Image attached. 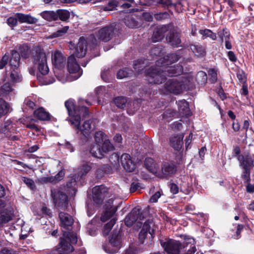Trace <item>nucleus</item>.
<instances>
[{
  "label": "nucleus",
  "instance_id": "1",
  "mask_svg": "<svg viewBox=\"0 0 254 254\" xmlns=\"http://www.w3.org/2000/svg\"><path fill=\"white\" fill-rule=\"evenodd\" d=\"M156 65L145 71L146 80L150 84H161L167 79V76H177L183 72V66L180 64L164 67L156 62Z\"/></svg>",
  "mask_w": 254,
  "mask_h": 254
},
{
  "label": "nucleus",
  "instance_id": "2",
  "mask_svg": "<svg viewBox=\"0 0 254 254\" xmlns=\"http://www.w3.org/2000/svg\"><path fill=\"white\" fill-rule=\"evenodd\" d=\"M11 54L9 65L10 69L6 71V77L12 82H19L22 81V76L18 68L20 60V54L15 50H12Z\"/></svg>",
  "mask_w": 254,
  "mask_h": 254
},
{
  "label": "nucleus",
  "instance_id": "3",
  "mask_svg": "<svg viewBox=\"0 0 254 254\" xmlns=\"http://www.w3.org/2000/svg\"><path fill=\"white\" fill-rule=\"evenodd\" d=\"M115 28L114 25H107L99 29L94 35H91L89 39L92 40V43L94 45H97L101 41L107 42L115 36Z\"/></svg>",
  "mask_w": 254,
  "mask_h": 254
},
{
  "label": "nucleus",
  "instance_id": "4",
  "mask_svg": "<svg viewBox=\"0 0 254 254\" xmlns=\"http://www.w3.org/2000/svg\"><path fill=\"white\" fill-rule=\"evenodd\" d=\"M33 62L35 66L42 75H46L49 72L47 56L43 49L39 47L35 49L33 53Z\"/></svg>",
  "mask_w": 254,
  "mask_h": 254
},
{
  "label": "nucleus",
  "instance_id": "5",
  "mask_svg": "<svg viewBox=\"0 0 254 254\" xmlns=\"http://www.w3.org/2000/svg\"><path fill=\"white\" fill-rule=\"evenodd\" d=\"M64 239L61 240L57 254H71L73 248L71 244H76L77 237L72 233H64Z\"/></svg>",
  "mask_w": 254,
  "mask_h": 254
},
{
  "label": "nucleus",
  "instance_id": "6",
  "mask_svg": "<svg viewBox=\"0 0 254 254\" xmlns=\"http://www.w3.org/2000/svg\"><path fill=\"white\" fill-rule=\"evenodd\" d=\"M121 247V232L114 230L107 245H103L104 251L109 254H114L118 252Z\"/></svg>",
  "mask_w": 254,
  "mask_h": 254
},
{
  "label": "nucleus",
  "instance_id": "7",
  "mask_svg": "<svg viewBox=\"0 0 254 254\" xmlns=\"http://www.w3.org/2000/svg\"><path fill=\"white\" fill-rule=\"evenodd\" d=\"M185 88L184 82L181 78H171L167 80L164 89L167 92L178 95Z\"/></svg>",
  "mask_w": 254,
  "mask_h": 254
},
{
  "label": "nucleus",
  "instance_id": "8",
  "mask_svg": "<svg viewBox=\"0 0 254 254\" xmlns=\"http://www.w3.org/2000/svg\"><path fill=\"white\" fill-rule=\"evenodd\" d=\"M59 217L60 220V226L63 229V235L64 233H72L77 237L76 234L69 231H66V230L70 231L72 228V226L74 222L72 217L67 213L61 212L59 213ZM64 238L63 236L61 238V240L64 239Z\"/></svg>",
  "mask_w": 254,
  "mask_h": 254
},
{
  "label": "nucleus",
  "instance_id": "9",
  "mask_svg": "<svg viewBox=\"0 0 254 254\" xmlns=\"http://www.w3.org/2000/svg\"><path fill=\"white\" fill-rule=\"evenodd\" d=\"M161 245L168 254H180L183 249L182 244L173 239H169L166 242L161 241Z\"/></svg>",
  "mask_w": 254,
  "mask_h": 254
},
{
  "label": "nucleus",
  "instance_id": "10",
  "mask_svg": "<svg viewBox=\"0 0 254 254\" xmlns=\"http://www.w3.org/2000/svg\"><path fill=\"white\" fill-rule=\"evenodd\" d=\"M92 192L93 201L97 205L102 204L105 197L109 196V189L103 185L94 187Z\"/></svg>",
  "mask_w": 254,
  "mask_h": 254
},
{
  "label": "nucleus",
  "instance_id": "11",
  "mask_svg": "<svg viewBox=\"0 0 254 254\" xmlns=\"http://www.w3.org/2000/svg\"><path fill=\"white\" fill-rule=\"evenodd\" d=\"M51 195L57 207L62 209L66 208L68 204V199L66 194L56 189H52L51 190Z\"/></svg>",
  "mask_w": 254,
  "mask_h": 254
},
{
  "label": "nucleus",
  "instance_id": "12",
  "mask_svg": "<svg viewBox=\"0 0 254 254\" xmlns=\"http://www.w3.org/2000/svg\"><path fill=\"white\" fill-rule=\"evenodd\" d=\"M91 104L83 99H80L77 108L75 107L73 100L69 99L65 102V106L67 111H87Z\"/></svg>",
  "mask_w": 254,
  "mask_h": 254
},
{
  "label": "nucleus",
  "instance_id": "13",
  "mask_svg": "<svg viewBox=\"0 0 254 254\" xmlns=\"http://www.w3.org/2000/svg\"><path fill=\"white\" fill-rule=\"evenodd\" d=\"M67 69L70 74H75L73 76V79H78L82 73V71L77 63L74 55H71L67 59Z\"/></svg>",
  "mask_w": 254,
  "mask_h": 254
},
{
  "label": "nucleus",
  "instance_id": "14",
  "mask_svg": "<svg viewBox=\"0 0 254 254\" xmlns=\"http://www.w3.org/2000/svg\"><path fill=\"white\" fill-rule=\"evenodd\" d=\"M154 227V223L152 220H148L146 221L139 234V240L143 242V240L146 238L148 233L150 234L151 237H153L155 230Z\"/></svg>",
  "mask_w": 254,
  "mask_h": 254
},
{
  "label": "nucleus",
  "instance_id": "15",
  "mask_svg": "<svg viewBox=\"0 0 254 254\" xmlns=\"http://www.w3.org/2000/svg\"><path fill=\"white\" fill-rule=\"evenodd\" d=\"M141 211L138 208H134L131 212L128 214L125 219V224L128 227L131 226L137 220H141L143 219Z\"/></svg>",
  "mask_w": 254,
  "mask_h": 254
},
{
  "label": "nucleus",
  "instance_id": "16",
  "mask_svg": "<svg viewBox=\"0 0 254 254\" xmlns=\"http://www.w3.org/2000/svg\"><path fill=\"white\" fill-rule=\"evenodd\" d=\"M52 61L56 68L62 69L65 65L66 58L61 52L56 51L52 54Z\"/></svg>",
  "mask_w": 254,
  "mask_h": 254
},
{
  "label": "nucleus",
  "instance_id": "17",
  "mask_svg": "<svg viewBox=\"0 0 254 254\" xmlns=\"http://www.w3.org/2000/svg\"><path fill=\"white\" fill-rule=\"evenodd\" d=\"M14 216V209L11 206L0 207V220L5 224L11 221Z\"/></svg>",
  "mask_w": 254,
  "mask_h": 254
},
{
  "label": "nucleus",
  "instance_id": "18",
  "mask_svg": "<svg viewBox=\"0 0 254 254\" xmlns=\"http://www.w3.org/2000/svg\"><path fill=\"white\" fill-rule=\"evenodd\" d=\"M113 200L110 199L105 204V211L101 217V221L105 222L112 217L117 210V207L113 205Z\"/></svg>",
  "mask_w": 254,
  "mask_h": 254
},
{
  "label": "nucleus",
  "instance_id": "19",
  "mask_svg": "<svg viewBox=\"0 0 254 254\" xmlns=\"http://www.w3.org/2000/svg\"><path fill=\"white\" fill-rule=\"evenodd\" d=\"M180 31L173 29L171 30L166 37L167 43L174 47H178L181 43Z\"/></svg>",
  "mask_w": 254,
  "mask_h": 254
},
{
  "label": "nucleus",
  "instance_id": "20",
  "mask_svg": "<svg viewBox=\"0 0 254 254\" xmlns=\"http://www.w3.org/2000/svg\"><path fill=\"white\" fill-rule=\"evenodd\" d=\"M162 173L158 176L161 178H167L171 177L176 171V166L168 162H164L161 166Z\"/></svg>",
  "mask_w": 254,
  "mask_h": 254
},
{
  "label": "nucleus",
  "instance_id": "21",
  "mask_svg": "<svg viewBox=\"0 0 254 254\" xmlns=\"http://www.w3.org/2000/svg\"><path fill=\"white\" fill-rule=\"evenodd\" d=\"M121 162L124 169L127 171L132 172L135 170V165L129 154H123L121 157Z\"/></svg>",
  "mask_w": 254,
  "mask_h": 254
},
{
  "label": "nucleus",
  "instance_id": "22",
  "mask_svg": "<svg viewBox=\"0 0 254 254\" xmlns=\"http://www.w3.org/2000/svg\"><path fill=\"white\" fill-rule=\"evenodd\" d=\"M239 166L241 168H251L254 166V160L249 154H243L238 157Z\"/></svg>",
  "mask_w": 254,
  "mask_h": 254
},
{
  "label": "nucleus",
  "instance_id": "23",
  "mask_svg": "<svg viewBox=\"0 0 254 254\" xmlns=\"http://www.w3.org/2000/svg\"><path fill=\"white\" fill-rule=\"evenodd\" d=\"M179 59V55L177 54L173 53L168 55L164 58H160L157 62H158V64H161L162 66L168 67V65L177 62Z\"/></svg>",
  "mask_w": 254,
  "mask_h": 254
},
{
  "label": "nucleus",
  "instance_id": "24",
  "mask_svg": "<svg viewBox=\"0 0 254 254\" xmlns=\"http://www.w3.org/2000/svg\"><path fill=\"white\" fill-rule=\"evenodd\" d=\"M87 42L83 37H80L77 45L75 55L77 58L83 57L86 53Z\"/></svg>",
  "mask_w": 254,
  "mask_h": 254
},
{
  "label": "nucleus",
  "instance_id": "25",
  "mask_svg": "<svg viewBox=\"0 0 254 254\" xmlns=\"http://www.w3.org/2000/svg\"><path fill=\"white\" fill-rule=\"evenodd\" d=\"M95 120L94 119H90L84 122L82 127H78V128H79L82 134L86 136L88 135V133L93 130L95 128Z\"/></svg>",
  "mask_w": 254,
  "mask_h": 254
},
{
  "label": "nucleus",
  "instance_id": "26",
  "mask_svg": "<svg viewBox=\"0 0 254 254\" xmlns=\"http://www.w3.org/2000/svg\"><path fill=\"white\" fill-rule=\"evenodd\" d=\"M168 27L162 26L155 28L152 35V40L154 42L161 41L164 37V34L168 31Z\"/></svg>",
  "mask_w": 254,
  "mask_h": 254
},
{
  "label": "nucleus",
  "instance_id": "27",
  "mask_svg": "<svg viewBox=\"0 0 254 254\" xmlns=\"http://www.w3.org/2000/svg\"><path fill=\"white\" fill-rule=\"evenodd\" d=\"M15 16L17 17L20 23H26L28 24H35L37 22L38 19L29 14H24L21 13H16Z\"/></svg>",
  "mask_w": 254,
  "mask_h": 254
},
{
  "label": "nucleus",
  "instance_id": "28",
  "mask_svg": "<svg viewBox=\"0 0 254 254\" xmlns=\"http://www.w3.org/2000/svg\"><path fill=\"white\" fill-rule=\"evenodd\" d=\"M183 136L174 135L170 138V145L176 150H180L183 145Z\"/></svg>",
  "mask_w": 254,
  "mask_h": 254
},
{
  "label": "nucleus",
  "instance_id": "29",
  "mask_svg": "<svg viewBox=\"0 0 254 254\" xmlns=\"http://www.w3.org/2000/svg\"><path fill=\"white\" fill-rule=\"evenodd\" d=\"M68 117L67 120L69 121L71 124L75 126H79L80 121L81 119V115L79 112H68Z\"/></svg>",
  "mask_w": 254,
  "mask_h": 254
},
{
  "label": "nucleus",
  "instance_id": "30",
  "mask_svg": "<svg viewBox=\"0 0 254 254\" xmlns=\"http://www.w3.org/2000/svg\"><path fill=\"white\" fill-rule=\"evenodd\" d=\"M145 165L147 169L153 174L157 173L158 165L151 158H147L145 160Z\"/></svg>",
  "mask_w": 254,
  "mask_h": 254
},
{
  "label": "nucleus",
  "instance_id": "31",
  "mask_svg": "<svg viewBox=\"0 0 254 254\" xmlns=\"http://www.w3.org/2000/svg\"><path fill=\"white\" fill-rule=\"evenodd\" d=\"M56 20L60 19L63 21H66L70 17V12L64 9H58L55 11Z\"/></svg>",
  "mask_w": 254,
  "mask_h": 254
},
{
  "label": "nucleus",
  "instance_id": "32",
  "mask_svg": "<svg viewBox=\"0 0 254 254\" xmlns=\"http://www.w3.org/2000/svg\"><path fill=\"white\" fill-rule=\"evenodd\" d=\"M148 64L146 60H138L136 61L133 64V68L138 73H140L145 68Z\"/></svg>",
  "mask_w": 254,
  "mask_h": 254
},
{
  "label": "nucleus",
  "instance_id": "33",
  "mask_svg": "<svg viewBox=\"0 0 254 254\" xmlns=\"http://www.w3.org/2000/svg\"><path fill=\"white\" fill-rule=\"evenodd\" d=\"M124 22L127 26L131 28H136L140 25L132 15L126 16L124 19Z\"/></svg>",
  "mask_w": 254,
  "mask_h": 254
},
{
  "label": "nucleus",
  "instance_id": "34",
  "mask_svg": "<svg viewBox=\"0 0 254 254\" xmlns=\"http://www.w3.org/2000/svg\"><path fill=\"white\" fill-rule=\"evenodd\" d=\"M92 164L86 163L83 164L78 168L77 173L78 177H82L86 175L91 169Z\"/></svg>",
  "mask_w": 254,
  "mask_h": 254
},
{
  "label": "nucleus",
  "instance_id": "35",
  "mask_svg": "<svg viewBox=\"0 0 254 254\" xmlns=\"http://www.w3.org/2000/svg\"><path fill=\"white\" fill-rule=\"evenodd\" d=\"M190 48L197 56H203L205 53V49L199 44H191L190 45Z\"/></svg>",
  "mask_w": 254,
  "mask_h": 254
},
{
  "label": "nucleus",
  "instance_id": "36",
  "mask_svg": "<svg viewBox=\"0 0 254 254\" xmlns=\"http://www.w3.org/2000/svg\"><path fill=\"white\" fill-rule=\"evenodd\" d=\"M102 145L101 146V153H102V157L104 156L105 154L107 152L114 150V146L111 143L110 140L108 139H105L104 142L102 143Z\"/></svg>",
  "mask_w": 254,
  "mask_h": 254
},
{
  "label": "nucleus",
  "instance_id": "37",
  "mask_svg": "<svg viewBox=\"0 0 254 254\" xmlns=\"http://www.w3.org/2000/svg\"><path fill=\"white\" fill-rule=\"evenodd\" d=\"M101 145L94 143L90 147V153L94 157L101 158H102V153H101Z\"/></svg>",
  "mask_w": 254,
  "mask_h": 254
},
{
  "label": "nucleus",
  "instance_id": "38",
  "mask_svg": "<svg viewBox=\"0 0 254 254\" xmlns=\"http://www.w3.org/2000/svg\"><path fill=\"white\" fill-rule=\"evenodd\" d=\"M13 89L11 84L7 82L0 87V96H4L8 95L13 91Z\"/></svg>",
  "mask_w": 254,
  "mask_h": 254
},
{
  "label": "nucleus",
  "instance_id": "39",
  "mask_svg": "<svg viewBox=\"0 0 254 254\" xmlns=\"http://www.w3.org/2000/svg\"><path fill=\"white\" fill-rule=\"evenodd\" d=\"M133 74V71L131 69L128 68H125L120 70L118 72L117 77L118 79H123L126 77H131Z\"/></svg>",
  "mask_w": 254,
  "mask_h": 254
},
{
  "label": "nucleus",
  "instance_id": "40",
  "mask_svg": "<svg viewBox=\"0 0 254 254\" xmlns=\"http://www.w3.org/2000/svg\"><path fill=\"white\" fill-rule=\"evenodd\" d=\"M40 15L45 19L51 21L56 20V14L54 11H45L41 13Z\"/></svg>",
  "mask_w": 254,
  "mask_h": 254
},
{
  "label": "nucleus",
  "instance_id": "41",
  "mask_svg": "<svg viewBox=\"0 0 254 254\" xmlns=\"http://www.w3.org/2000/svg\"><path fill=\"white\" fill-rule=\"evenodd\" d=\"M34 117L40 121H49L51 115L49 112H34Z\"/></svg>",
  "mask_w": 254,
  "mask_h": 254
},
{
  "label": "nucleus",
  "instance_id": "42",
  "mask_svg": "<svg viewBox=\"0 0 254 254\" xmlns=\"http://www.w3.org/2000/svg\"><path fill=\"white\" fill-rule=\"evenodd\" d=\"M114 103L118 107L124 109L126 107L127 100L124 97H118L114 99Z\"/></svg>",
  "mask_w": 254,
  "mask_h": 254
},
{
  "label": "nucleus",
  "instance_id": "43",
  "mask_svg": "<svg viewBox=\"0 0 254 254\" xmlns=\"http://www.w3.org/2000/svg\"><path fill=\"white\" fill-rule=\"evenodd\" d=\"M183 239L184 241L182 244L183 248H185V247L189 246V245H190V249H191V247L193 246H195V242L192 237L185 235L184 236Z\"/></svg>",
  "mask_w": 254,
  "mask_h": 254
},
{
  "label": "nucleus",
  "instance_id": "44",
  "mask_svg": "<svg viewBox=\"0 0 254 254\" xmlns=\"http://www.w3.org/2000/svg\"><path fill=\"white\" fill-rule=\"evenodd\" d=\"M199 33L202 35L203 39L209 37L212 40H215L217 38L216 34L209 29L200 30Z\"/></svg>",
  "mask_w": 254,
  "mask_h": 254
},
{
  "label": "nucleus",
  "instance_id": "45",
  "mask_svg": "<svg viewBox=\"0 0 254 254\" xmlns=\"http://www.w3.org/2000/svg\"><path fill=\"white\" fill-rule=\"evenodd\" d=\"M94 138L95 143L101 145L106 139V135L103 132L99 131L95 133Z\"/></svg>",
  "mask_w": 254,
  "mask_h": 254
},
{
  "label": "nucleus",
  "instance_id": "46",
  "mask_svg": "<svg viewBox=\"0 0 254 254\" xmlns=\"http://www.w3.org/2000/svg\"><path fill=\"white\" fill-rule=\"evenodd\" d=\"M116 222V219L115 218H113L109 222L105 225L103 230V233L104 236H107L108 235L111 229L115 224Z\"/></svg>",
  "mask_w": 254,
  "mask_h": 254
},
{
  "label": "nucleus",
  "instance_id": "47",
  "mask_svg": "<svg viewBox=\"0 0 254 254\" xmlns=\"http://www.w3.org/2000/svg\"><path fill=\"white\" fill-rule=\"evenodd\" d=\"M218 35L222 42L230 39V32L227 29H223L218 32Z\"/></svg>",
  "mask_w": 254,
  "mask_h": 254
},
{
  "label": "nucleus",
  "instance_id": "48",
  "mask_svg": "<svg viewBox=\"0 0 254 254\" xmlns=\"http://www.w3.org/2000/svg\"><path fill=\"white\" fill-rule=\"evenodd\" d=\"M207 74L203 71H199L196 74V80L197 82L201 84H205L207 81Z\"/></svg>",
  "mask_w": 254,
  "mask_h": 254
},
{
  "label": "nucleus",
  "instance_id": "49",
  "mask_svg": "<svg viewBox=\"0 0 254 254\" xmlns=\"http://www.w3.org/2000/svg\"><path fill=\"white\" fill-rule=\"evenodd\" d=\"M179 111H188L189 103L185 100H181L177 102Z\"/></svg>",
  "mask_w": 254,
  "mask_h": 254
},
{
  "label": "nucleus",
  "instance_id": "50",
  "mask_svg": "<svg viewBox=\"0 0 254 254\" xmlns=\"http://www.w3.org/2000/svg\"><path fill=\"white\" fill-rule=\"evenodd\" d=\"M242 172L241 174V178L246 183L250 181V174L251 168H242Z\"/></svg>",
  "mask_w": 254,
  "mask_h": 254
},
{
  "label": "nucleus",
  "instance_id": "51",
  "mask_svg": "<svg viewBox=\"0 0 254 254\" xmlns=\"http://www.w3.org/2000/svg\"><path fill=\"white\" fill-rule=\"evenodd\" d=\"M69 29L68 26H64L63 28L59 29L56 32H54L52 34L53 37L56 38L58 37H61L64 35L68 31Z\"/></svg>",
  "mask_w": 254,
  "mask_h": 254
},
{
  "label": "nucleus",
  "instance_id": "52",
  "mask_svg": "<svg viewBox=\"0 0 254 254\" xmlns=\"http://www.w3.org/2000/svg\"><path fill=\"white\" fill-rule=\"evenodd\" d=\"M19 51L22 57L27 58L29 54V49L26 45L20 46L19 48Z\"/></svg>",
  "mask_w": 254,
  "mask_h": 254
},
{
  "label": "nucleus",
  "instance_id": "53",
  "mask_svg": "<svg viewBox=\"0 0 254 254\" xmlns=\"http://www.w3.org/2000/svg\"><path fill=\"white\" fill-rule=\"evenodd\" d=\"M64 172L63 170H61L55 176H51L53 179H52V183L56 184L59 182L64 178Z\"/></svg>",
  "mask_w": 254,
  "mask_h": 254
},
{
  "label": "nucleus",
  "instance_id": "54",
  "mask_svg": "<svg viewBox=\"0 0 254 254\" xmlns=\"http://www.w3.org/2000/svg\"><path fill=\"white\" fill-rule=\"evenodd\" d=\"M79 177L76 175L71 176L66 183V186L68 188H73L76 184V179Z\"/></svg>",
  "mask_w": 254,
  "mask_h": 254
},
{
  "label": "nucleus",
  "instance_id": "55",
  "mask_svg": "<svg viewBox=\"0 0 254 254\" xmlns=\"http://www.w3.org/2000/svg\"><path fill=\"white\" fill-rule=\"evenodd\" d=\"M10 109V105L3 99L0 98V111H8Z\"/></svg>",
  "mask_w": 254,
  "mask_h": 254
},
{
  "label": "nucleus",
  "instance_id": "56",
  "mask_svg": "<svg viewBox=\"0 0 254 254\" xmlns=\"http://www.w3.org/2000/svg\"><path fill=\"white\" fill-rule=\"evenodd\" d=\"M22 180L31 190L35 189L36 186L33 180L27 177H23Z\"/></svg>",
  "mask_w": 254,
  "mask_h": 254
},
{
  "label": "nucleus",
  "instance_id": "57",
  "mask_svg": "<svg viewBox=\"0 0 254 254\" xmlns=\"http://www.w3.org/2000/svg\"><path fill=\"white\" fill-rule=\"evenodd\" d=\"M18 20V18H17L16 16H15V15L14 17L13 16L9 17L7 19V23L9 26L13 27H14L17 25Z\"/></svg>",
  "mask_w": 254,
  "mask_h": 254
},
{
  "label": "nucleus",
  "instance_id": "58",
  "mask_svg": "<svg viewBox=\"0 0 254 254\" xmlns=\"http://www.w3.org/2000/svg\"><path fill=\"white\" fill-rule=\"evenodd\" d=\"M208 75L210 77L211 81L214 83L217 81V73L214 69H210L208 70Z\"/></svg>",
  "mask_w": 254,
  "mask_h": 254
},
{
  "label": "nucleus",
  "instance_id": "59",
  "mask_svg": "<svg viewBox=\"0 0 254 254\" xmlns=\"http://www.w3.org/2000/svg\"><path fill=\"white\" fill-rule=\"evenodd\" d=\"M150 53L153 57H160L162 54L161 49L160 47H154L152 48L151 50Z\"/></svg>",
  "mask_w": 254,
  "mask_h": 254
},
{
  "label": "nucleus",
  "instance_id": "60",
  "mask_svg": "<svg viewBox=\"0 0 254 254\" xmlns=\"http://www.w3.org/2000/svg\"><path fill=\"white\" fill-rule=\"evenodd\" d=\"M52 178L51 177H42L38 179V183L41 184L52 183Z\"/></svg>",
  "mask_w": 254,
  "mask_h": 254
},
{
  "label": "nucleus",
  "instance_id": "61",
  "mask_svg": "<svg viewBox=\"0 0 254 254\" xmlns=\"http://www.w3.org/2000/svg\"><path fill=\"white\" fill-rule=\"evenodd\" d=\"M241 149L238 145H234L233 148V157H237L238 160V157L241 156Z\"/></svg>",
  "mask_w": 254,
  "mask_h": 254
},
{
  "label": "nucleus",
  "instance_id": "62",
  "mask_svg": "<svg viewBox=\"0 0 254 254\" xmlns=\"http://www.w3.org/2000/svg\"><path fill=\"white\" fill-rule=\"evenodd\" d=\"M244 226L243 225L239 224L237 226L236 233L234 235H232V238L234 239H238L240 237L241 231L243 229Z\"/></svg>",
  "mask_w": 254,
  "mask_h": 254
},
{
  "label": "nucleus",
  "instance_id": "63",
  "mask_svg": "<svg viewBox=\"0 0 254 254\" xmlns=\"http://www.w3.org/2000/svg\"><path fill=\"white\" fill-rule=\"evenodd\" d=\"M9 60L8 56L5 54L0 61V69H2L7 64Z\"/></svg>",
  "mask_w": 254,
  "mask_h": 254
},
{
  "label": "nucleus",
  "instance_id": "64",
  "mask_svg": "<svg viewBox=\"0 0 254 254\" xmlns=\"http://www.w3.org/2000/svg\"><path fill=\"white\" fill-rule=\"evenodd\" d=\"M117 6V4L115 1H112L108 3V5L104 7V10L105 11L113 10Z\"/></svg>",
  "mask_w": 254,
  "mask_h": 254
}]
</instances>
